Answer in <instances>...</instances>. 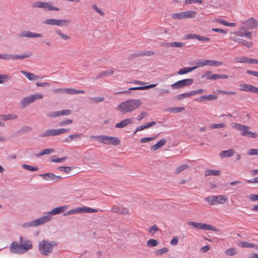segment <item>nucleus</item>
I'll return each mask as SVG.
<instances>
[{"label": "nucleus", "instance_id": "nucleus-1", "mask_svg": "<svg viewBox=\"0 0 258 258\" xmlns=\"http://www.w3.org/2000/svg\"><path fill=\"white\" fill-rule=\"evenodd\" d=\"M32 248V242L22 236L20 237L19 243L17 241H13L10 246V249L12 253L20 254L26 253Z\"/></svg>", "mask_w": 258, "mask_h": 258}, {"label": "nucleus", "instance_id": "nucleus-2", "mask_svg": "<svg viewBox=\"0 0 258 258\" xmlns=\"http://www.w3.org/2000/svg\"><path fill=\"white\" fill-rule=\"evenodd\" d=\"M142 102L139 99H130L121 102L117 107V109L123 114L133 112L138 108Z\"/></svg>", "mask_w": 258, "mask_h": 258}, {"label": "nucleus", "instance_id": "nucleus-3", "mask_svg": "<svg viewBox=\"0 0 258 258\" xmlns=\"http://www.w3.org/2000/svg\"><path fill=\"white\" fill-rule=\"evenodd\" d=\"M91 138L96 139L100 143L106 145H118L120 142L117 137L105 135L92 136Z\"/></svg>", "mask_w": 258, "mask_h": 258}, {"label": "nucleus", "instance_id": "nucleus-4", "mask_svg": "<svg viewBox=\"0 0 258 258\" xmlns=\"http://www.w3.org/2000/svg\"><path fill=\"white\" fill-rule=\"evenodd\" d=\"M56 245L54 242L44 240L39 242V249L43 255H48L52 251L54 246Z\"/></svg>", "mask_w": 258, "mask_h": 258}, {"label": "nucleus", "instance_id": "nucleus-5", "mask_svg": "<svg viewBox=\"0 0 258 258\" xmlns=\"http://www.w3.org/2000/svg\"><path fill=\"white\" fill-rule=\"evenodd\" d=\"M49 219V216H42L34 220L24 223L22 225V226L24 228L37 227L47 223Z\"/></svg>", "mask_w": 258, "mask_h": 258}, {"label": "nucleus", "instance_id": "nucleus-6", "mask_svg": "<svg viewBox=\"0 0 258 258\" xmlns=\"http://www.w3.org/2000/svg\"><path fill=\"white\" fill-rule=\"evenodd\" d=\"M227 198L225 196L218 195L213 196L206 198L205 201L209 203V205H214L216 204H222L225 202Z\"/></svg>", "mask_w": 258, "mask_h": 258}, {"label": "nucleus", "instance_id": "nucleus-7", "mask_svg": "<svg viewBox=\"0 0 258 258\" xmlns=\"http://www.w3.org/2000/svg\"><path fill=\"white\" fill-rule=\"evenodd\" d=\"M43 23L45 25L62 27L68 25L71 23V21L67 19H46Z\"/></svg>", "mask_w": 258, "mask_h": 258}, {"label": "nucleus", "instance_id": "nucleus-8", "mask_svg": "<svg viewBox=\"0 0 258 258\" xmlns=\"http://www.w3.org/2000/svg\"><path fill=\"white\" fill-rule=\"evenodd\" d=\"M33 8L43 9L45 11H58L59 8L52 5L51 2H42L38 1L32 4Z\"/></svg>", "mask_w": 258, "mask_h": 258}, {"label": "nucleus", "instance_id": "nucleus-9", "mask_svg": "<svg viewBox=\"0 0 258 258\" xmlns=\"http://www.w3.org/2000/svg\"><path fill=\"white\" fill-rule=\"evenodd\" d=\"M188 225H191L197 229H202L204 230H212L214 231H219V230L215 228L214 226L202 223L195 222H187Z\"/></svg>", "mask_w": 258, "mask_h": 258}, {"label": "nucleus", "instance_id": "nucleus-10", "mask_svg": "<svg viewBox=\"0 0 258 258\" xmlns=\"http://www.w3.org/2000/svg\"><path fill=\"white\" fill-rule=\"evenodd\" d=\"M194 82L192 79H185L179 80L176 83L171 85V87L174 90H177L181 89L185 86H188L191 85Z\"/></svg>", "mask_w": 258, "mask_h": 258}, {"label": "nucleus", "instance_id": "nucleus-11", "mask_svg": "<svg viewBox=\"0 0 258 258\" xmlns=\"http://www.w3.org/2000/svg\"><path fill=\"white\" fill-rule=\"evenodd\" d=\"M30 56L29 54H24L23 55H13L12 54L8 53H0V59H3L5 60H17V59H22L26 57H28Z\"/></svg>", "mask_w": 258, "mask_h": 258}, {"label": "nucleus", "instance_id": "nucleus-12", "mask_svg": "<svg viewBox=\"0 0 258 258\" xmlns=\"http://www.w3.org/2000/svg\"><path fill=\"white\" fill-rule=\"evenodd\" d=\"M196 63L198 68L207 65L210 66H220L223 64L222 61L210 59L199 60Z\"/></svg>", "mask_w": 258, "mask_h": 258}, {"label": "nucleus", "instance_id": "nucleus-13", "mask_svg": "<svg viewBox=\"0 0 258 258\" xmlns=\"http://www.w3.org/2000/svg\"><path fill=\"white\" fill-rule=\"evenodd\" d=\"M67 209L68 207L67 206L57 207L56 208L53 209L51 211L47 212L46 215H44V216H49V219L48 220V221H49L50 220H51L52 218V215H56L57 214L62 213L63 212H64Z\"/></svg>", "mask_w": 258, "mask_h": 258}, {"label": "nucleus", "instance_id": "nucleus-14", "mask_svg": "<svg viewBox=\"0 0 258 258\" xmlns=\"http://www.w3.org/2000/svg\"><path fill=\"white\" fill-rule=\"evenodd\" d=\"M243 26L246 29H252L258 27V23L257 21L253 18H250V19L243 21Z\"/></svg>", "mask_w": 258, "mask_h": 258}, {"label": "nucleus", "instance_id": "nucleus-15", "mask_svg": "<svg viewBox=\"0 0 258 258\" xmlns=\"http://www.w3.org/2000/svg\"><path fill=\"white\" fill-rule=\"evenodd\" d=\"M210 75V76L207 77L208 80H216L219 79H227L228 78V76L222 74H212V72L209 71H206L204 75L202 76V78L206 77V75Z\"/></svg>", "mask_w": 258, "mask_h": 258}, {"label": "nucleus", "instance_id": "nucleus-16", "mask_svg": "<svg viewBox=\"0 0 258 258\" xmlns=\"http://www.w3.org/2000/svg\"><path fill=\"white\" fill-rule=\"evenodd\" d=\"M39 176H41L44 180L48 181H52L53 182L57 181L61 177L59 176H57L53 174L52 173H46L43 174H40Z\"/></svg>", "mask_w": 258, "mask_h": 258}, {"label": "nucleus", "instance_id": "nucleus-17", "mask_svg": "<svg viewBox=\"0 0 258 258\" xmlns=\"http://www.w3.org/2000/svg\"><path fill=\"white\" fill-rule=\"evenodd\" d=\"M19 36L20 37H27L29 38H42V34L32 32L29 31H24L19 34Z\"/></svg>", "mask_w": 258, "mask_h": 258}, {"label": "nucleus", "instance_id": "nucleus-18", "mask_svg": "<svg viewBox=\"0 0 258 258\" xmlns=\"http://www.w3.org/2000/svg\"><path fill=\"white\" fill-rule=\"evenodd\" d=\"M240 89L242 91L253 92L255 94L258 93V88L252 85L242 84L240 85Z\"/></svg>", "mask_w": 258, "mask_h": 258}, {"label": "nucleus", "instance_id": "nucleus-19", "mask_svg": "<svg viewBox=\"0 0 258 258\" xmlns=\"http://www.w3.org/2000/svg\"><path fill=\"white\" fill-rule=\"evenodd\" d=\"M112 211L114 213L122 215H126L128 213V210L121 205H114L112 207Z\"/></svg>", "mask_w": 258, "mask_h": 258}, {"label": "nucleus", "instance_id": "nucleus-20", "mask_svg": "<svg viewBox=\"0 0 258 258\" xmlns=\"http://www.w3.org/2000/svg\"><path fill=\"white\" fill-rule=\"evenodd\" d=\"M77 213H96L98 210L93 209L88 207H78L77 208Z\"/></svg>", "mask_w": 258, "mask_h": 258}, {"label": "nucleus", "instance_id": "nucleus-21", "mask_svg": "<svg viewBox=\"0 0 258 258\" xmlns=\"http://www.w3.org/2000/svg\"><path fill=\"white\" fill-rule=\"evenodd\" d=\"M235 34L238 36L246 37L249 39H251L252 37V33L250 32L246 31V29L242 27L239 31L235 32Z\"/></svg>", "mask_w": 258, "mask_h": 258}, {"label": "nucleus", "instance_id": "nucleus-22", "mask_svg": "<svg viewBox=\"0 0 258 258\" xmlns=\"http://www.w3.org/2000/svg\"><path fill=\"white\" fill-rule=\"evenodd\" d=\"M133 121V118H127L116 123L115 125V127L116 128H123L132 123Z\"/></svg>", "mask_w": 258, "mask_h": 258}, {"label": "nucleus", "instance_id": "nucleus-23", "mask_svg": "<svg viewBox=\"0 0 258 258\" xmlns=\"http://www.w3.org/2000/svg\"><path fill=\"white\" fill-rule=\"evenodd\" d=\"M235 154L234 149H231L228 150L221 151L219 154V156L221 158H224L226 157H230L233 156Z\"/></svg>", "mask_w": 258, "mask_h": 258}, {"label": "nucleus", "instance_id": "nucleus-24", "mask_svg": "<svg viewBox=\"0 0 258 258\" xmlns=\"http://www.w3.org/2000/svg\"><path fill=\"white\" fill-rule=\"evenodd\" d=\"M50 136H57L56 129L47 130L39 135V137L41 138H44Z\"/></svg>", "mask_w": 258, "mask_h": 258}, {"label": "nucleus", "instance_id": "nucleus-25", "mask_svg": "<svg viewBox=\"0 0 258 258\" xmlns=\"http://www.w3.org/2000/svg\"><path fill=\"white\" fill-rule=\"evenodd\" d=\"M198 68V66H195L193 67H184V68H181V69H180L178 71L177 74L179 75H184V74H187L188 73H189V72H191L194 71Z\"/></svg>", "mask_w": 258, "mask_h": 258}, {"label": "nucleus", "instance_id": "nucleus-26", "mask_svg": "<svg viewBox=\"0 0 258 258\" xmlns=\"http://www.w3.org/2000/svg\"><path fill=\"white\" fill-rule=\"evenodd\" d=\"M33 103V101L31 96L30 95L23 98L21 101L22 108H25L26 107L28 106L29 104Z\"/></svg>", "mask_w": 258, "mask_h": 258}, {"label": "nucleus", "instance_id": "nucleus-27", "mask_svg": "<svg viewBox=\"0 0 258 258\" xmlns=\"http://www.w3.org/2000/svg\"><path fill=\"white\" fill-rule=\"evenodd\" d=\"M167 142V140L163 139L158 141L156 144L152 146L151 148L152 151H155L163 147Z\"/></svg>", "mask_w": 258, "mask_h": 258}, {"label": "nucleus", "instance_id": "nucleus-28", "mask_svg": "<svg viewBox=\"0 0 258 258\" xmlns=\"http://www.w3.org/2000/svg\"><path fill=\"white\" fill-rule=\"evenodd\" d=\"M232 40L234 41H235L237 42L242 43L244 46H245L246 47H247L248 48H250L253 45L252 42L245 41L242 39L239 38L237 37H233Z\"/></svg>", "mask_w": 258, "mask_h": 258}, {"label": "nucleus", "instance_id": "nucleus-29", "mask_svg": "<svg viewBox=\"0 0 258 258\" xmlns=\"http://www.w3.org/2000/svg\"><path fill=\"white\" fill-rule=\"evenodd\" d=\"M21 73L23 74L28 80L32 81V80H36L39 78H42L43 77H40L39 76H36L34 74L29 73L24 71H21Z\"/></svg>", "mask_w": 258, "mask_h": 258}, {"label": "nucleus", "instance_id": "nucleus-30", "mask_svg": "<svg viewBox=\"0 0 258 258\" xmlns=\"http://www.w3.org/2000/svg\"><path fill=\"white\" fill-rule=\"evenodd\" d=\"M217 98V96L216 95H207L201 96L199 100L201 101H211L215 100Z\"/></svg>", "mask_w": 258, "mask_h": 258}, {"label": "nucleus", "instance_id": "nucleus-31", "mask_svg": "<svg viewBox=\"0 0 258 258\" xmlns=\"http://www.w3.org/2000/svg\"><path fill=\"white\" fill-rule=\"evenodd\" d=\"M163 46L167 47H183L185 46V44L183 42H172L165 43L163 45Z\"/></svg>", "mask_w": 258, "mask_h": 258}, {"label": "nucleus", "instance_id": "nucleus-32", "mask_svg": "<svg viewBox=\"0 0 258 258\" xmlns=\"http://www.w3.org/2000/svg\"><path fill=\"white\" fill-rule=\"evenodd\" d=\"M85 93L84 90H77L73 88H65L64 93L68 94H83Z\"/></svg>", "mask_w": 258, "mask_h": 258}, {"label": "nucleus", "instance_id": "nucleus-33", "mask_svg": "<svg viewBox=\"0 0 258 258\" xmlns=\"http://www.w3.org/2000/svg\"><path fill=\"white\" fill-rule=\"evenodd\" d=\"M54 152V149H45L41 151L39 153H37L35 154V156L37 157H39L41 156L44 155H49L50 154Z\"/></svg>", "mask_w": 258, "mask_h": 258}, {"label": "nucleus", "instance_id": "nucleus-34", "mask_svg": "<svg viewBox=\"0 0 258 258\" xmlns=\"http://www.w3.org/2000/svg\"><path fill=\"white\" fill-rule=\"evenodd\" d=\"M221 171L219 170L208 169L205 171V176H218L220 174Z\"/></svg>", "mask_w": 258, "mask_h": 258}, {"label": "nucleus", "instance_id": "nucleus-35", "mask_svg": "<svg viewBox=\"0 0 258 258\" xmlns=\"http://www.w3.org/2000/svg\"><path fill=\"white\" fill-rule=\"evenodd\" d=\"M241 135L243 136H248L249 137L252 138H256L258 136L257 134L256 133L248 131V129H245L244 132H242Z\"/></svg>", "mask_w": 258, "mask_h": 258}, {"label": "nucleus", "instance_id": "nucleus-36", "mask_svg": "<svg viewBox=\"0 0 258 258\" xmlns=\"http://www.w3.org/2000/svg\"><path fill=\"white\" fill-rule=\"evenodd\" d=\"M113 70H107V71H103L100 73H99L95 78V79H98L99 78H101L103 77H106L107 76H108V75H112L113 74Z\"/></svg>", "mask_w": 258, "mask_h": 258}, {"label": "nucleus", "instance_id": "nucleus-37", "mask_svg": "<svg viewBox=\"0 0 258 258\" xmlns=\"http://www.w3.org/2000/svg\"><path fill=\"white\" fill-rule=\"evenodd\" d=\"M184 12L185 19L195 18L197 15V13L194 11H187Z\"/></svg>", "mask_w": 258, "mask_h": 258}, {"label": "nucleus", "instance_id": "nucleus-38", "mask_svg": "<svg viewBox=\"0 0 258 258\" xmlns=\"http://www.w3.org/2000/svg\"><path fill=\"white\" fill-rule=\"evenodd\" d=\"M55 33L57 34L61 39L64 40H68L70 39V37L67 34L62 33L61 31L58 29L55 30Z\"/></svg>", "mask_w": 258, "mask_h": 258}, {"label": "nucleus", "instance_id": "nucleus-39", "mask_svg": "<svg viewBox=\"0 0 258 258\" xmlns=\"http://www.w3.org/2000/svg\"><path fill=\"white\" fill-rule=\"evenodd\" d=\"M249 57L242 56L240 57H236L234 59V62L235 63H248Z\"/></svg>", "mask_w": 258, "mask_h": 258}, {"label": "nucleus", "instance_id": "nucleus-40", "mask_svg": "<svg viewBox=\"0 0 258 258\" xmlns=\"http://www.w3.org/2000/svg\"><path fill=\"white\" fill-rule=\"evenodd\" d=\"M158 241L154 239H150L147 242V245L149 247H155L158 245Z\"/></svg>", "mask_w": 258, "mask_h": 258}, {"label": "nucleus", "instance_id": "nucleus-41", "mask_svg": "<svg viewBox=\"0 0 258 258\" xmlns=\"http://www.w3.org/2000/svg\"><path fill=\"white\" fill-rule=\"evenodd\" d=\"M172 18H173L175 19H185V15H184V12H183L173 14L172 15Z\"/></svg>", "mask_w": 258, "mask_h": 258}, {"label": "nucleus", "instance_id": "nucleus-42", "mask_svg": "<svg viewBox=\"0 0 258 258\" xmlns=\"http://www.w3.org/2000/svg\"><path fill=\"white\" fill-rule=\"evenodd\" d=\"M154 52L152 51L148 50L138 52L136 54V56H150L153 55Z\"/></svg>", "mask_w": 258, "mask_h": 258}, {"label": "nucleus", "instance_id": "nucleus-43", "mask_svg": "<svg viewBox=\"0 0 258 258\" xmlns=\"http://www.w3.org/2000/svg\"><path fill=\"white\" fill-rule=\"evenodd\" d=\"M234 126L236 130H237L238 131H240L242 132H244V131L245 129L249 128L248 126L244 125H242V124H240L239 123H235Z\"/></svg>", "mask_w": 258, "mask_h": 258}, {"label": "nucleus", "instance_id": "nucleus-44", "mask_svg": "<svg viewBox=\"0 0 258 258\" xmlns=\"http://www.w3.org/2000/svg\"><path fill=\"white\" fill-rule=\"evenodd\" d=\"M194 96V93H193V91H191L190 92H187V93H183V94H180L178 95V99H182L184 98H188V97H190L191 96Z\"/></svg>", "mask_w": 258, "mask_h": 258}, {"label": "nucleus", "instance_id": "nucleus-45", "mask_svg": "<svg viewBox=\"0 0 258 258\" xmlns=\"http://www.w3.org/2000/svg\"><path fill=\"white\" fill-rule=\"evenodd\" d=\"M169 251V249L167 247H163L162 248L156 250L155 251V253L157 255H161L164 253H167Z\"/></svg>", "mask_w": 258, "mask_h": 258}, {"label": "nucleus", "instance_id": "nucleus-46", "mask_svg": "<svg viewBox=\"0 0 258 258\" xmlns=\"http://www.w3.org/2000/svg\"><path fill=\"white\" fill-rule=\"evenodd\" d=\"M22 167L28 171H35L38 170V168L31 166L28 164H23L22 165Z\"/></svg>", "mask_w": 258, "mask_h": 258}, {"label": "nucleus", "instance_id": "nucleus-47", "mask_svg": "<svg viewBox=\"0 0 258 258\" xmlns=\"http://www.w3.org/2000/svg\"><path fill=\"white\" fill-rule=\"evenodd\" d=\"M184 110V108L181 107H175L169 108L168 110L173 113L181 112Z\"/></svg>", "mask_w": 258, "mask_h": 258}, {"label": "nucleus", "instance_id": "nucleus-48", "mask_svg": "<svg viewBox=\"0 0 258 258\" xmlns=\"http://www.w3.org/2000/svg\"><path fill=\"white\" fill-rule=\"evenodd\" d=\"M70 130L69 128H58L56 129V136L69 133Z\"/></svg>", "mask_w": 258, "mask_h": 258}, {"label": "nucleus", "instance_id": "nucleus-49", "mask_svg": "<svg viewBox=\"0 0 258 258\" xmlns=\"http://www.w3.org/2000/svg\"><path fill=\"white\" fill-rule=\"evenodd\" d=\"M237 252L234 248H230L225 250V253L227 255H233L236 254Z\"/></svg>", "mask_w": 258, "mask_h": 258}, {"label": "nucleus", "instance_id": "nucleus-50", "mask_svg": "<svg viewBox=\"0 0 258 258\" xmlns=\"http://www.w3.org/2000/svg\"><path fill=\"white\" fill-rule=\"evenodd\" d=\"M159 229L156 225H154L150 227L149 229V233L152 235H153L157 231H159Z\"/></svg>", "mask_w": 258, "mask_h": 258}, {"label": "nucleus", "instance_id": "nucleus-51", "mask_svg": "<svg viewBox=\"0 0 258 258\" xmlns=\"http://www.w3.org/2000/svg\"><path fill=\"white\" fill-rule=\"evenodd\" d=\"M32 99L33 102L37 100L41 99L43 98V96L42 94L36 93L30 95Z\"/></svg>", "mask_w": 258, "mask_h": 258}, {"label": "nucleus", "instance_id": "nucleus-52", "mask_svg": "<svg viewBox=\"0 0 258 258\" xmlns=\"http://www.w3.org/2000/svg\"><path fill=\"white\" fill-rule=\"evenodd\" d=\"M189 166L186 164H183L178 167L176 169V173H179L181 171L188 169Z\"/></svg>", "mask_w": 258, "mask_h": 258}, {"label": "nucleus", "instance_id": "nucleus-53", "mask_svg": "<svg viewBox=\"0 0 258 258\" xmlns=\"http://www.w3.org/2000/svg\"><path fill=\"white\" fill-rule=\"evenodd\" d=\"M58 169L66 173H69L70 172L71 168L69 166H60L58 168Z\"/></svg>", "mask_w": 258, "mask_h": 258}, {"label": "nucleus", "instance_id": "nucleus-54", "mask_svg": "<svg viewBox=\"0 0 258 258\" xmlns=\"http://www.w3.org/2000/svg\"><path fill=\"white\" fill-rule=\"evenodd\" d=\"M241 246L242 247L252 248L253 244L248 243L246 241H242L240 243Z\"/></svg>", "mask_w": 258, "mask_h": 258}, {"label": "nucleus", "instance_id": "nucleus-55", "mask_svg": "<svg viewBox=\"0 0 258 258\" xmlns=\"http://www.w3.org/2000/svg\"><path fill=\"white\" fill-rule=\"evenodd\" d=\"M199 35L196 34H188L185 36V38L186 39H196L198 40Z\"/></svg>", "mask_w": 258, "mask_h": 258}, {"label": "nucleus", "instance_id": "nucleus-56", "mask_svg": "<svg viewBox=\"0 0 258 258\" xmlns=\"http://www.w3.org/2000/svg\"><path fill=\"white\" fill-rule=\"evenodd\" d=\"M92 8L101 16H104V15H105L104 13L101 9L98 8L96 5H93Z\"/></svg>", "mask_w": 258, "mask_h": 258}, {"label": "nucleus", "instance_id": "nucleus-57", "mask_svg": "<svg viewBox=\"0 0 258 258\" xmlns=\"http://www.w3.org/2000/svg\"><path fill=\"white\" fill-rule=\"evenodd\" d=\"M10 77L6 75H0V84H3L6 82V80H9Z\"/></svg>", "mask_w": 258, "mask_h": 258}, {"label": "nucleus", "instance_id": "nucleus-58", "mask_svg": "<svg viewBox=\"0 0 258 258\" xmlns=\"http://www.w3.org/2000/svg\"><path fill=\"white\" fill-rule=\"evenodd\" d=\"M78 214L77 213V208H75V209H72V210H71L70 211H67V212H66V213H64L63 214V215L64 216H68V215H73V214Z\"/></svg>", "mask_w": 258, "mask_h": 258}, {"label": "nucleus", "instance_id": "nucleus-59", "mask_svg": "<svg viewBox=\"0 0 258 258\" xmlns=\"http://www.w3.org/2000/svg\"><path fill=\"white\" fill-rule=\"evenodd\" d=\"M17 118V115H15V114H8V115H5L4 116V119H5V120L16 119Z\"/></svg>", "mask_w": 258, "mask_h": 258}, {"label": "nucleus", "instance_id": "nucleus-60", "mask_svg": "<svg viewBox=\"0 0 258 258\" xmlns=\"http://www.w3.org/2000/svg\"><path fill=\"white\" fill-rule=\"evenodd\" d=\"M247 154L250 155H258V149H250Z\"/></svg>", "mask_w": 258, "mask_h": 258}, {"label": "nucleus", "instance_id": "nucleus-61", "mask_svg": "<svg viewBox=\"0 0 258 258\" xmlns=\"http://www.w3.org/2000/svg\"><path fill=\"white\" fill-rule=\"evenodd\" d=\"M155 139V137H146V138H143L140 140V142L141 143H145L146 142H149Z\"/></svg>", "mask_w": 258, "mask_h": 258}, {"label": "nucleus", "instance_id": "nucleus-62", "mask_svg": "<svg viewBox=\"0 0 258 258\" xmlns=\"http://www.w3.org/2000/svg\"><path fill=\"white\" fill-rule=\"evenodd\" d=\"M73 122L72 119H68L62 121L59 123V126H64L67 124H71Z\"/></svg>", "mask_w": 258, "mask_h": 258}, {"label": "nucleus", "instance_id": "nucleus-63", "mask_svg": "<svg viewBox=\"0 0 258 258\" xmlns=\"http://www.w3.org/2000/svg\"><path fill=\"white\" fill-rule=\"evenodd\" d=\"M148 115L147 113L145 112H142L140 114H139L137 116V120L138 121H140L144 119L145 117H146Z\"/></svg>", "mask_w": 258, "mask_h": 258}, {"label": "nucleus", "instance_id": "nucleus-64", "mask_svg": "<svg viewBox=\"0 0 258 258\" xmlns=\"http://www.w3.org/2000/svg\"><path fill=\"white\" fill-rule=\"evenodd\" d=\"M248 198L250 201L253 202L258 201V195L251 194Z\"/></svg>", "mask_w": 258, "mask_h": 258}]
</instances>
